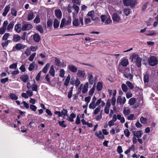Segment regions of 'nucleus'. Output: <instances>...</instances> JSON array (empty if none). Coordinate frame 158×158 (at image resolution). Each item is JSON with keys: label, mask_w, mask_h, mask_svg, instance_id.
<instances>
[{"label": "nucleus", "mask_w": 158, "mask_h": 158, "mask_svg": "<svg viewBox=\"0 0 158 158\" xmlns=\"http://www.w3.org/2000/svg\"><path fill=\"white\" fill-rule=\"evenodd\" d=\"M73 25L75 27H83V17H79V19L75 18L73 21Z\"/></svg>", "instance_id": "1"}, {"label": "nucleus", "mask_w": 158, "mask_h": 158, "mask_svg": "<svg viewBox=\"0 0 158 158\" xmlns=\"http://www.w3.org/2000/svg\"><path fill=\"white\" fill-rule=\"evenodd\" d=\"M123 2L125 6H130L131 8L135 7L137 4L136 0H123Z\"/></svg>", "instance_id": "2"}, {"label": "nucleus", "mask_w": 158, "mask_h": 158, "mask_svg": "<svg viewBox=\"0 0 158 158\" xmlns=\"http://www.w3.org/2000/svg\"><path fill=\"white\" fill-rule=\"evenodd\" d=\"M132 60L135 61L137 66L138 67H140L141 66L142 59L137 55L133 54L131 56Z\"/></svg>", "instance_id": "3"}, {"label": "nucleus", "mask_w": 158, "mask_h": 158, "mask_svg": "<svg viewBox=\"0 0 158 158\" xmlns=\"http://www.w3.org/2000/svg\"><path fill=\"white\" fill-rule=\"evenodd\" d=\"M148 63L151 66H155L157 64V60L156 57L154 56H151L148 59Z\"/></svg>", "instance_id": "4"}, {"label": "nucleus", "mask_w": 158, "mask_h": 158, "mask_svg": "<svg viewBox=\"0 0 158 158\" xmlns=\"http://www.w3.org/2000/svg\"><path fill=\"white\" fill-rule=\"evenodd\" d=\"M8 23L7 20L3 22L2 27L0 28V35H2L5 32L6 27Z\"/></svg>", "instance_id": "5"}, {"label": "nucleus", "mask_w": 158, "mask_h": 158, "mask_svg": "<svg viewBox=\"0 0 158 158\" xmlns=\"http://www.w3.org/2000/svg\"><path fill=\"white\" fill-rule=\"evenodd\" d=\"M96 13L93 10L89 11L87 14V15L91 18L93 21L97 20L98 18L96 15Z\"/></svg>", "instance_id": "6"}, {"label": "nucleus", "mask_w": 158, "mask_h": 158, "mask_svg": "<svg viewBox=\"0 0 158 158\" xmlns=\"http://www.w3.org/2000/svg\"><path fill=\"white\" fill-rule=\"evenodd\" d=\"M33 27L32 25L29 24H26L23 25L21 28L23 31L29 30Z\"/></svg>", "instance_id": "7"}, {"label": "nucleus", "mask_w": 158, "mask_h": 158, "mask_svg": "<svg viewBox=\"0 0 158 158\" xmlns=\"http://www.w3.org/2000/svg\"><path fill=\"white\" fill-rule=\"evenodd\" d=\"M126 101V99L124 97L121 98V96H119L117 99V103H119L120 105L122 104H124L125 103Z\"/></svg>", "instance_id": "8"}, {"label": "nucleus", "mask_w": 158, "mask_h": 158, "mask_svg": "<svg viewBox=\"0 0 158 158\" xmlns=\"http://www.w3.org/2000/svg\"><path fill=\"white\" fill-rule=\"evenodd\" d=\"M14 47L16 50H19L24 49L26 47V46L23 44L18 43L16 44Z\"/></svg>", "instance_id": "9"}, {"label": "nucleus", "mask_w": 158, "mask_h": 158, "mask_svg": "<svg viewBox=\"0 0 158 158\" xmlns=\"http://www.w3.org/2000/svg\"><path fill=\"white\" fill-rule=\"evenodd\" d=\"M20 79L24 82L26 83L29 81V77L27 75H23L20 76Z\"/></svg>", "instance_id": "10"}, {"label": "nucleus", "mask_w": 158, "mask_h": 158, "mask_svg": "<svg viewBox=\"0 0 158 158\" xmlns=\"http://www.w3.org/2000/svg\"><path fill=\"white\" fill-rule=\"evenodd\" d=\"M113 22H118L120 20L121 18L119 15L117 13L114 14L112 16Z\"/></svg>", "instance_id": "11"}, {"label": "nucleus", "mask_w": 158, "mask_h": 158, "mask_svg": "<svg viewBox=\"0 0 158 158\" xmlns=\"http://www.w3.org/2000/svg\"><path fill=\"white\" fill-rule=\"evenodd\" d=\"M14 23L12 21L10 22L7 25L6 27V29L8 31H11L13 29L14 26Z\"/></svg>", "instance_id": "12"}, {"label": "nucleus", "mask_w": 158, "mask_h": 158, "mask_svg": "<svg viewBox=\"0 0 158 158\" xmlns=\"http://www.w3.org/2000/svg\"><path fill=\"white\" fill-rule=\"evenodd\" d=\"M132 132L133 135L138 138L141 137L143 134V133L141 131H138L136 132L133 131Z\"/></svg>", "instance_id": "13"}, {"label": "nucleus", "mask_w": 158, "mask_h": 158, "mask_svg": "<svg viewBox=\"0 0 158 158\" xmlns=\"http://www.w3.org/2000/svg\"><path fill=\"white\" fill-rule=\"evenodd\" d=\"M68 68L69 70L72 72H76L77 71V67L73 64L69 65Z\"/></svg>", "instance_id": "14"}, {"label": "nucleus", "mask_w": 158, "mask_h": 158, "mask_svg": "<svg viewBox=\"0 0 158 158\" xmlns=\"http://www.w3.org/2000/svg\"><path fill=\"white\" fill-rule=\"evenodd\" d=\"M10 5L6 6L4 9V12L2 13V15L4 16H6L10 10Z\"/></svg>", "instance_id": "15"}, {"label": "nucleus", "mask_w": 158, "mask_h": 158, "mask_svg": "<svg viewBox=\"0 0 158 158\" xmlns=\"http://www.w3.org/2000/svg\"><path fill=\"white\" fill-rule=\"evenodd\" d=\"M129 64L128 61L127 59H123L121 61L120 64L123 67H126Z\"/></svg>", "instance_id": "16"}, {"label": "nucleus", "mask_w": 158, "mask_h": 158, "mask_svg": "<svg viewBox=\"0 0 158 158\" xmlns=\"http://www.w3.org/2000/svg\"><path fill=\"white\" fill-rule=\"evenodd\" d=\"M95 135L99 139H104V136L102 131H99L96 132L95 133Z\"/></svg>", "instance_id": "17"}, {"label": "nucleus", "mask_w": 158, "mask_h": 158, "mask_svg": "<svg viewBox=\"0 0 158 158\" xmlns=\"http://www.w3.org/2000/svg\"><path fill=\"white\" fill-rule=\"evenodd\" d=\"M55 14L56 17L58 18H60L62 16V13L60 9L55 10Z\"/></svg>", "instance_id": "18"}, {"label": "nucleus", "mask_w": 158, "mask_h": 158, "mask_svg": "<svg viewBox=\"0 0 158 158\" xmlns=\"http://www.w3.org/2000/svg\"><path fill=\"white\" fill-rule=\"evenodd\" d=\"M33 39L35 42H38L40 40V37L38 34L35 33L33 35Z\"/></svg>", "instance_id": "19"}, {"label": "nucleus", "mask_w": 158, "mask_h": 158, "mask_svg": "<svg viewBox=\"0 0 158 158\" xmlns=\"http://www.w3.org/2000/svg\"><path fill=\"white\" fill-rule=\"evenodd\" d=\"M21 39V36L18 34H15L13 36V40L14 42H18Z\"/></svg>", "instance_id": "20"}, {"label": "nucleus", "mask_w": 158, "mask_h": 158, "mask_svg": "<svg viewBox=\"0 0 158 158\" xmlns=\"http://www.w3.org/2000/svg\"><path fill=\"white\" fill-rule=\"evenodd\" d=\"M88 79L90 84H92L94 83V77L92 74L88 73Z\"/></svg>", "instance_id": "21"}, {"label": "nucleus", "mask_w": 158, "mask_h": 158, "mask_svg": "<svg viewBox=\"0 0 158 158\" xmlns=\"http://www.w3.org/2000/svg\"><path fill=\"white\" fill-rule=\"evenodd\" d=\"M123 113L125 116L128 115L131 113L130 110L128 107H124L123 111Z\"/></svg>", "instance_id": "22"}, {"label": "nucleus", "mask_w": 158, "mask_h": 158, "mask_svg": "<svg viewBox=\"0 0 158 158\" xmlns=\"http://www.w3.org/2000/svg\"><path fill=\"white\" fill-rule=\"evenodd\" d=\"M123 13L126 16L129 15L131 12V10L129 7H125L124 9Z\"/></svg>", "instance_id": "23"}, {"label": "nucleus", "mask_w": 158, "mask_h": 158, "mask_svg": "<svg viewBox=\"0 0 158 158\" xmlns=\"http://www.w3.org/2000/svg\"><path fill=\"white\" fill-rule=\"evenodd\" d=\"M49 73L50 74L51 76L53 77H54L55 75V70L54 69V66L52 65L51 66Z\"/></svg>", "instance_id": "24"}, {"label": "nucleus", "mask_w": 158, "mask_h": 158, "mask_svg": "<svg viewBox=\"0 0 158 158\" xmlns=\"http://www.w3.org/2000/svg\"><path fill=\"white\" fill-rule=\"evenodd\" d=\"M15 30L17 33L20 32L21 31V24H16L15 26Z\"/></svg>", "instance_id": "25"}, {"label": "nucleus", "mask_w": 158, "mask_h": 158, "mask_svg": "<svg viewBox=\"0 0 158 158\" xmlns=\"http://www.w3.org/2000/svg\"><path fill=\"white\" fill-rule=\"evenodd\" d=\"M88 82L86 83L84 85L82 90V92L83 93H86L88 90Z\"/></svg>", "instance_id": "26"}, {"label": "nucleus", "mask_w": 158, "mask_h": 158, "mask_svg": "<svg viewBox=\"0 0 158 158\" xmlns=\"http://www.w3.org/2000/svg\"><path fill=\"white\" fill-rule=\"evenodd\" d=\"M85 74V73L84 71L81 70H78V71L77 75L81 77H84Z\"/></svg>", "instance_id": "27"}, {"label": "nucleus", "mask_w": 158, "mask_h": 158, "mask_svg": "<svg viewBox=\"0 0 158 158\" xmlns=\"http://www.w3.org/2000/svg\"><path fill=\"white\" fill-rule=\"evenodd\" d=\"M34 13L33 12H31L28 13L27 17V19L28 21H30L32 20L34 17Z\"/></svg>", "instance_id": "28"}, {"label": "nucleus", "mask_w": 158, "mask_h": 158, "mask_svg": "<svg viewBox=\"0 0 158 158\" xmlns=\"http://www.w3.org/2000/svg\"><path fill=\"white\" fill-rule=\"evenodd\" d=\"M117 118L118 120H120L121 123H123L125 122V119L123 117H122L121 115L119 114H117Z\"/></svg>", "instance_id": "29"}, {"label": "nucleus", "mask_w": 158, "mask_h": 158, "mask_svg": "<svg viewBox=\"0 0 158 158\" xmlns=\"http://www.w3.org/2000/svg\"><path fill=\"white\" fill-rule=\"evenodd\" d=\"M50 66V64L47 63L43 69L42 71L44 73H46L47 72V70Z\"/></svg>", "instance_id": "30"}, {"label": "nucleus", "mask_w": 158, "mask_h": 158, "mask_svg": "<svg viewBox=\"0 0 158 158\" xmlns=\"http://www.w3.org/2000/svg\"><path fill=\"white\" fill-rule=\"evenodd\" d=\"M60 22L57 19H55L53 23L54 27L55 28H58Z\"/></svg>", "instance_id": "31"}, {"label": "nucleus", "mask_w": 158, "mask_h": 158, "mask_svg": "<svg viewBox=\"0 0 158 158\" xmlns=\"http://www.w3.org/2000/svg\"><path fill=\"white\" fill-rule=\"evenodd\" d=\"M123 76L126 78L129 79L130 80H131L133 77V75L130 73H125L123 74Z\"/></svg>", "instance_id": "32"}, {"label": "nucleus", "mask_w": 158, "mask_h": 158, "mask_svg": "<svg viewBox=\"0 0 158 158\" xmlns=\"http://www.w3.org/2000/svg\"><path fill=\"white\" fill-rule=\"evenodd\" d=\"M136 101V100L135 98H131L129 99L128 102V104L131 106L132 105L135 103Z\"/></svg>", "instance_id": "33"}, {"label": "nucleus", "mask_w": 158, "mask_h": 158, "mask_svg": "<svg viewBox=\"0 0 158 158\" xmlns=\"http://www.w3.org/2000/svg\"><path fill=\"white\" fill-rule=\"evenodd\" d=\"M126 84L131 89H132L134 87V84L129 81H127Z\"/></svg>", "instance_id": "34"}, {"label": "nucleus", "mask_w": 158, "mask_h": 158, "mask_svg": "<svg viewBox=\"0 0 158 158\" xmlns=\"http://www.w3.org/2000/svg\"><path fill=\"white\" fill-rule=\"evenodd\" d=\"M140 121L142 124H145L147 123V119L146 118H144L143 116H141L140 117Z\"/></svg>", "instance_id": "35"}, {"label": "nucleus", "mask_w": 158, "mask_h": 158, "mask_svg": "<svg viewBox=\"0 0 158 158\" xmlns=\"http://www.w3.org/2000/svg\"><path fill=\"white\" fill-rule=\"evenodd\" d=\"M9 97L12 100H16L18 99V97L14 94L11 93L9 94Z\"/></svg>", "instance_id": "36"}, {"label": "nucleus", "mask_w": 158, "mask_h": 158, "mask_svg": "<svg viewBox=\"0 0 158 158\" xmlns=\"http://www.w3.org/2000/svg\"><path fill=\"white\" fill-rule=\"evenodd\" d=\"M10 36V34L9 33H5L3 35L2 38V40H6Z\"/></svg>", "instance_id": "37"}, {"label": "nucleus", "mask_w": 158, "mask_h": 158, "mask_svg": "<svg viewBox=\"0 0 158 158\" xmlns=\"http://www.w3.org/2000/svg\"><path fill=\"white\" fill-rule=\"evenodd\" d=\"M121 88L122 90L124 92H126L127 91L128 88L127 85L124 84H123L121 85Z\"/></svg>", "instance_id": "38"}, {"label": "nucleus", "mask_w": 158, "mask_h": 158, "mask_svg": "<svg viewBox=\"0 0 158 158\" xmlns=\"http://www.w3.org/2000/svg\"><path fill=\"white\" fill-rule=\"evenodd\" d=\"M101 106H98L94 110V115L97 114L101 111Z\"/></svg>", "instance_id": "39"}, {"label": "nucleus", "mask_w": 158, "mask_h": 158, "mask_svg": "<svg viewBox=\"0 0 158 158\" xmlns=\"http://www.w3.org/2000/svg\"><path fill=\"white\" fill-rule=\"evenodd\" d=\"M127 118L128 120H132L136 119L134 115L133 114H131L128 116Z\"/></svg>", "instance_id": "40"}, {"label": "nucleus", "mask_w": 158, "mask_h": 158, "mask_svg": "<svg viewBox=\"0 0 158 158\" xmlns=\"http://www.w3.org/2000/svg\"><path fill=\"white\" fill-rule=\"evenodd\" d=\"M40 18L39 15H37L35 18L34 20V22L35 23H38L40 22Z\"/></svg>", "instance_id": "41"}, {"label": "nucleus", "mask_w": 158, "mask_h": 158, "mask_svg": "<svg viewBox=\"0 0 158 158\" xmlns=\"http://www.w3.org/2000/svg\"><path fill=\"white\" fill-rule=\"evenodd\" d=\"M102 88V85L101 82H98L97 84V89L98 91L101 90Z\"/></svg>", "instance_id": "42"}, {"label": "nucleus", "mask_w": 158, "mask_h": 158, "mask_svg": "<svg viewBox=\"0 0 158 158\" xmlns=\"http://www.w3.org/2000/svg\"><path fill=\"white\" fill-rule=\"evenodd\" d=\"M52 20H48L47 22V25L48 27H49L50 29L52 28Z\"/></svg>", "instance_id": "43"}, {"label": "nucleus", "mask_w": 158, "mask_h": 158, "mask_svg": "<svg viewBox=\"0 0 158 158\" xmlns=\"http://www.w3.org/2000/svg\"><path fill=\"white\" fill-rule=\"evenodd\" d=\"M70 76L69 75L66 77L65 81L64 82V85L66 86H67L69 83L70 80Z\"/></svg>", "instance_id": "44"}, {"label": "nucleus", "mask_w": 158, "mask_h": 158, "mask_svg": "<svg viewBox=\"0 0 158 158\" xmlns=\"http://www.w3.org/2000/svg\"><path fill=\"white\" fill-rule=\"evenodd\" d=\"M96 106L95 103L91 102L89 105V107L90 109H94L96 108Z\"/></svg>", "instance_id": "45"}, {"label": "nucleus", "mask_w": 158, "mask_h": 158, "mask_svg": "<svg viewBox=\"0 0 158 158\" xmlns=\"http://www.w3.org/2000/svg\"><path fill=\"white\" fill-rule=\"evenodd\" d=\"M36 29L41 33H42L44 32L43 29L41 25H39L37 26L36 27Z\"/></svg>", "instance_id": "46"}, {"label": "nucleus", "mask_w": 158, "mask_h": 158, "mask_svg": "<svg viewBox=\"0 0 158 158\" xmlns=\"http://www.w3.org/2000/svg\"><path fill=\"white\" fill-rule=\"evenodd\" d=\"M65 71L64 69H61L59 71V76L61 77H64Z\"/></svg>", "instance_id": "47"}, {"label": "nucleus", "mask_w": 158, "mask_h": 158, "mask_svg": "<svg viewBox=\"0 0 158 158\" xmlns=\"http://www.w3.org/2000/svg\"><path fill=\"white\" fill-rule=\"evenodd\" d=\"M11 14L12 15L16 16L17 15V11L15 8H12L11 10Z\"/></svg>", "instance_id": "48"}, {"label": "nucleus", "mask_w": 158, "mask_h": 158, "mask_svg": "<svg viewBox=\"0 0 158 158\" xmlns=\"http://www.w3.org/2000/svg\"><path fill=\"white\" fill-rule=\"evenodd\" d=\"M149 76L148 74H146L144 75V81L145 83H148L149 81Z\"/></svg>", "instance_id": "49"}, {"label": "nucleus", "mask_w": 158, "mask_h": 158, "mask_svg": "<svg viewBox=\"0 0 158 158\" xmlns=\"http://www.w3.org/2000/svg\"><path fill=\"white\" fill-rule=\"evenodd\" d=\"M36 55V53H32L29 57V60L30 61H32L34 60V57Z\"/></svg>", "instance_id": "50"}, {"label": "nucleus", "mask_w": 158, "mask_h": 158, "mask_svg": "<svg viewBox=\"0 0 158 158\" xmlns=\"http://www.w3.org/2000/svg\"><path fill=\"white\" fill-rule=\"evenodd\" d=\"M17 63H13L9 66L10 69H16L17 67Z\"/></svg>", "instance_id": "51"}, {"label": "nucleus", "mask_w": 158, "mask_h": 158, "mask_svg": "<svg viewBox=\"0 0 158 158\" xmlns=\"http://www.w3.org/2000/svg\"><path fill=\"white\" fill-rule=\"evenodd\" d=\"M73 8L75 10V13L77 14L78 13L79 10V7L74 4L73 6Z\"/></svg>", "instance_id": "52"}, {"label": "nucleus", "mask_w": 158, "mask_h": 158, "mask_svg": "<svg viewBox=\"0 0 158 158\" xmlns=\"http://www.w3.org/2000/svg\"><path fill=\"white\" fill-rule=\"evenodd\" d=\"M35 63L34 62H33L30 65L28 68L29 70L30 71H31L34 68L35 66Z\"/></svg>", "instance_id": "53"}, {"label": "nucleus", "mask_w": 158, "mask_h": 158, "mask_svg": "<svg viewBox=\"0 0 158 158\" xmlns=\"http://www.w3.org/2000/svg\"><path fill=\"white\" fill-rule=\"evenodd\" d=\"M125 136L127 137H128L130 135V133L127 129H125L124 131Z\"/></svg>", "instance_id": "54"}, {"label": "nucleus", "mask_w": 158, "mask_h": 158, "mask_svg": "<svg viewBox=\"0 0 158 158\" xmlns=\"http://www.w3.org/2000/svg\"><path fill=\"white\" fill-rule=\"evenodd\" d=\"M95 86L94 85V86L92 87V88L90 89L89 92V94L90 95L92 96L93 94L94 91L95 89Z\"/></svg>", "instance_id": "55"}, {"label": "nucleus", "mask_w": 158, "mask_h": 158, "mask_svg": "<svg viewBox=\"0 0 158 158\" xmlns=\"http://www.w3.org/2000/svg\"><path fill=\"white\" fill-rule=\"evenodd\" d=\"M61 112L62 115H63L64 116H65L67 115L68 111L67 109H63L61 111Z\"/></svg>", "instance_id": "56"}, {"label": "nucleus", "mask_w": 158, "mask_h": 158, "mask_svg": "<svg viewBox=\"0 0 158 158\" xmlns=\"http://www.w3.org/2000/svg\"><path fill=\"white\" fill-rule=\"evenodd\" d=\"M45 78L47 81V83L49 85H51V83L50 81V78L49 77V75L48 74L46 75Z\"/></svg>", "instance_id": "57"}, {"label": "nucleus", "mask_w": 158, "mask_h": 158, "mask_svg": "<svg viewBox=\"0 0 158 158\" xmlns=\"http://www.w3.org/2000/svg\"><path fill=\"white\" fill-rule=\"evenodd\" d=\"M64 122L65 121L64 120H63L62 121H59L58 122V123L60 126L63 127H66V125H64Z\"/></svg>", "instance_id": "58"}, {"label": "nucleus", "mask_w": 158, "mask_h": 158, "mask_svg": "<svg viewBox=\"0 0 158 158\" xmlns=\"http://www.w3.org/2000/svg\"><path fill=\"white\" fill-rule=\"evenodd\" d=\"M31 89L32 90L36 91L37 89V86L36 85L32 84L31 85Z\"/></svg>", "instance_id": "59"}, {"label": "nucleus", "mask_w": 158, "mask_h": 158, "mask_svg": "<svg viewBox=\"0 0 158 158\" xmlns=\"http://www.w3.org/2000/svg\"><path fill=\"white\" fill-rule=\"evenodd\" d=\"M24 53L27 56H28L31 54L30 49L29 48H27L24 52Z\"/></svg>", "instance_id": "60"}, {"label": "nucleus", "mask_w": 158, "mask_h": 158, "mask_svg": "<svg viewBox=\"0 0 158 158\" xmlns=\"http://www.w3.org/2000/svg\"><path fill=\"white\" fill-rule=\"evenodd\" d=\"M101 19L102 22H104L107 18L105 15H102L101 16Z\"/></svg>", "instance_id": "61"}, {"label": "nucleus", "mask_w": 158, "mask_h": 158, "mask_svg": "<svg viewBox=\"0 0 158 158\" xmlns=\"http://www.w3.org/2000/svg\"><path fill=\"white\" fill-rule=\"evenodd\" d=\"M84 22L85 23L86 25L90 23L91 22V21L90 19L88 18H85V19Z\"/></svg>", "instance_id": "62"}, {"label": "nucleus", "mask_w": 158, "mask_h": 158, "mask_svg": "<svg viewBox=\"0 0 158 158\" xmlns=\"http://www.w3.org/2000/svg\"><path fill=\"white\" fill-rule=\"evenodd\" d=\"M26 93L28 96H29L30 97H31L32 96L33 94L32 91L30 89H29L27 90Z\"/></svg>", "instance_id": "63"}, {"label": "nucleus", "mask_w": 158, "mask_h": 158, "mask_svg": "<svg viewBox=\"0 0 158 158\" xmlns=\"http://www.w3.org/2000/svg\"><path fill=\"white\" fill-rule=\"evenodd\" d=\"M9 80V79L8 77H6L2 79L1 80V81L2 83H5L7 82Z\"/></svg>", "instance_id": "64"}]
</instances>
